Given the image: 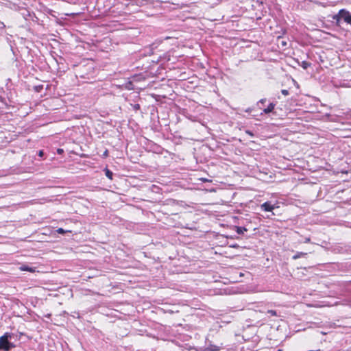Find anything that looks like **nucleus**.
Listing matches in <instances>:
<instances>
[{
    "label": "nucleus",
    "mask_w": 351,
    "mask_h": 351,
    "mask_svg": "<svg viewBox=\"0 0 351 351\" xmlns=\"http://www.w3.org/2000/svg\"><path fill=\"white\" fill-rule=\"evenodd\" d=\"M306 254V253H304V252H298L293 256V259H294V260L298 259L302 256H305Z\"/></svg>",
    "instance_id": "nucleus-9"
},
{
    "label": "nucleus",
    "mask_w": 351,
    "mask_h": 351,
    "mask_svg": "<svg viewBox=\"0 0 351 351\" xmlns=\"http://www.w3.org/2000/svg\"><path fill=\"white\" fill-rule=\"evenodd\" d=\"M104 171H105V175L106 176L110 179V180H112L113 179V173L110 170L108 169V168H106L104 169Z\"/></svg>",
    "instance_id": "nucleus-6"
},
{
    "label": "nucleus",
    "mask_w": 351,
    "mask_h": 351,
    "mask_svg": "<svg viewBox=\"0 0 351 351\" xmlns=\"http://www.w3.org/2000/svg\"><path fill=\"white\" fill-rule=\"evenodd\" d=\"M281 93H282V95H284L285 96H287V95H288L289 94V90H287L286 89L282 90Z\"/></svg>",
    "instance_id": "nucleus-12"
},
{
    "label": "nucleus",
    "mask_w": 351,
    "mask_h": 351,
    "mask_svg": "<svg viewBox=\"0 0 351 351\" xmlns=\"http://www.w3.org/2000/svg\"><path fill=\"white\" fill-rule=\"evenodd\" d=\"M56 232L58 233V234H64L66 232H71V230H64L63 228H59L56 230Z\"/></svg>",
    "instance_id": "nucleus-10"
},
{
    "label": "nucleus",
    "mask_w": 351,
    "mask_h": 351,
    "mask_svg": "<svg viewBox=\"0 0 351 351\" xmlns=\"http://www.w3.org/2000/svg\"><path fill=\"white\" fill-rule=\"evenodd\" d=\"M310 241H311L310 238H307V239H306V243L310 242Z\"/></svg>",
    "instance_id": "nucleus-18"
},
{
    "label": "nucleus",
    "mask_w": 351,
    "mask_h": 351,
    "mask_svg": "<svg viewBox=\"0 0 351 351\" xmlns=\"http://www.w3.org/2000/svg\"><path fill=\"white\" fill-rule=\"evenodd\" d=\"M267 313L270 314L271 316H278L277 312L274 310H268Z\"/></svg>",
    "instance_id": "nucleus-11"
},
{
    "label": "nucleus",
    "mask_w": 351,
    "mask_h": 351,
    "mask_svg": "<svg viewBox=\"0 0 351 351\" xmlns=\"http://www.w3.org/2000/svg\"><path fill=\"white\" fill-rule=\"evenodd\" d=\"M247 230L245 227H241V226H237L236 227V232L239 234H243L244 232H246Z\"/></svg>",
    "instance_id": "nucleus-7"
},
{
    "label": "nucleus",
    "mask_w": 351,
    "mask_h": 351,
    "mask_svg": "<svg viewBox=\"0 0 351 351\" xmlns=\"http://www.w3.org/2000/svg\"><path fill=\"white\" fill-rule=\"evenodd\" d=\"M20 269L21 271H29V272H34L35 271V269L34 268H32V267H29L25 266V265L21 267Z\"/></svg>",
    "instance_id": "nucleus-8"
},
{
    "label": "nucleus",
    "mask_w": 351,
    "mask_h": 351,
    "mask_svg": "<svg viewBox=\"0 0 351 351\" xmlns=\"http://www.w3.org/2000/svg\"><path fill=\"white\" fill-rule=\"evenodd\" d=\"M276 208H278V206L274 204H271L270 202H265L261 205V208L265 212H271Z\"/></svg>",
    "instance_id": "nucleus-3"
},
{
    "label": "nucleus",
    "mask_w": 351,
    "mask_h": 351,
    "mask_svg": "<svg viewBox=\"0 0 351 351\" xmlns=\"http://www.w3.org/2000/svg\"><path fill=\"white\" fill-rule=\"evenodd\" d=\"M265 101H266V99H261L259 101V103L263 104Z\"/></svg>",
    "instance_id": "nucleus-16"
},
{
    "label": "nucleus",
    "mask_w": 351,
    "mask_h": 351,
    "mask_svg": "<svg viewBox=\"0 0 351 351\" xmlns=\"http://www.w3.org/2000/svg\"><path fill=\"white\" fill-rule=\"evenodd\" d=\"M108 150H106V151L104 152V156H108Z\"/></svg>",
    "instance_id": "nucleus-17"
},
{
    "label": "nucleus",
    "mask_w": 351,
    "mask_h": 351,
    "mask_svg": "<svg viewBox=\"0 0 351 351\" xmlns=\"http://www.w3.org/2000/svg\"><path fill=\"white\" fill-rule=\"evenodd\" d=\"M277 351H282V349H278Z\"/></svg>",
    "instance_id": "nucleus-20"
},
{
    "label": "nucleus",
    "mask_w": 351,
    "mask_h": 351,
    "mask_svg": "<svg viewBox=\"0 0 351 351\" xmlns=\"http://www.w3.org/2000/svg\"><path fill=\"white\" fill-rule=\"evenodd\" d=\"M38 155L40 157H42V156L44 155V152H43V150H40V151L38 152Z\"/></svg>",
    "instance_id": "nucleus-14"
},
{
    "label": "nucleus",
    "mask_w": 351,
    "mask_h": 351,
    "mask_svg": "<svg viewBox=\"0 0 351 351\" xmlns=\"http://www.w3.org/2000/svg\"><path fill=\"white\" fill-rule=\"evenodd\" d=\"M220 348L215 345H210L206 348H205L204 351H219Z\"/></svg>",
    "instance_id": "nucleus-5"
},
{
    "label": "nucleus",
    "mask_w": 351,
    "mask_h": 351,
    "mask_svg": "<svg viewBox=\"0 0 351 351\" xmlns=\"http://www.w3.org/2000/svg\"><path fill=\"white\" fill-rule=\"evenodd\" d=\"M341 19H343L346 23L351 25V13H350L348 10L341 9L338 12L337 14L332 16V19L336 21L337 23Z\"/></svg>",
    "instance_id": "nucleus-2"
},
{
    "label": "nucleus",
    "mask_w": 351,
    "mask_h": 351,
    "mask_svg": "<svg viewBox=\"0 0 351 351\" xmlns=\"http://www.w3.org/2000/svg\"><path fill=\"white\" fill-rule=\"evenodd\" d=\"M246 134H249L250 136H254V134L252 132L250 131V130H246Z\"/></svg>",
    "instance_id": "nucleus-13"
},
{
    "label": "nucleus",
    "mask_w": 351,
    "mask_h": 351,
    "mask_svg": "<svg viewBox=\"0 0 351 351\" xmlns=\"http://www.w3.org/2000/svg\"><path fill=\"white\" fill-rule=\"evenodd\" d=\"M275 108V104L273 103H270L269 106L263 110V112L265 114H268L269 112H271Z\"/></svg>",
    "instance_id": "nucleus-4"
},
{
    "label": "nucleus",
    "mask_w": 351,
    "mask_h": 351,
    "mask_svg": "<svg viewBox=\"0 0 351 351\" xmlns=\"http://www.w3.org/2000/svg\"><path fill=\"white\" fill-rule=\"evenodd\" d=\"M282 44L283 45H286V43H285V42H282Z\"/></svg>",
    "instance_id": "nucleus-19"
},
{
    "label": "nucleus",
    "mask_w": 351,
    "mask_h": 351,
    "mask_svg": "<svg viewBox=\"0 0 351 351\" xmlns=\"http://www.w3.org/2000/svg\"><path fill=\"white\" fill-rule=\"evenodd\" d=\"M12 337V334L5 332L0 337V350L3 351H10L12 348L15 347L13 343L9 341V339Z\"/></svg>",
    "instance_id": "nucleus-1"
},
{
    "label": "nucleus",
    "mask_w": 351,
    "mask_h": 351,
    "mask_svg": "<svg viewBox=\"0 0 351 351\" xmlns=\"http://www.w3.org/2000/svg\"><path fill=\"white\" fill-rule=\"evenodd\" d=\"M57 152L58 154H61L64 152V150L62 149H58Z\"/></svg>",
    "instance_id": "nucleus-15"
}]
</instances>
